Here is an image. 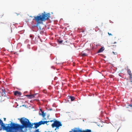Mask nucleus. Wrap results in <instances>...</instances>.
I'll return each instance as SVG.
<instances>
[{
  "label": "nucleus",
  "instance_id": "obj_8",
  "mask_svg": "<svg viewBox=\"0 0 132 132\" xmlns=\"http://www.w3.org/2000/svg\"><path fill=\"white\" fill-rule=\"evenodd\" d=\"M21 93L20 92H19L18 91H15L14 92V94L15 95H17L18 96H20L21 95Z\"/></svg>",
  "mask_w": 132,
  "mask_h": 132
},
{
  "label": "nucleus",
  "instance_id": "obj_6",
  "mask_svg": "<svg viewBox=\"0 0 132 132\" xmlns=\"http://www.w3.org/2000/svg\"><path fill=\"white\" fill-rule=\"evenodd\" d=\"M0 92L1 93V94L2 96H3V95L5 94V90L4 89H3V88L1 89H0Z\"/></svg>",
  "mask_w": 132,
  "mask_h": 132
},
{
  "label": "nucleus",
  "instance_id": "obj_23",
  "mask_svg": "<svg viewBox=\"0 0 132 132\" xmlns=\"http://www.w3.org/2000/svg\"><path fill=\"white\" fill-rule=\"evenodd\" d=\"M4 121H5L6 119V118H4Z\"/></svg>",
  "mask_w": 132,
  "mask_h": 132
},
{
  "label": "nucleus",
  "instance_id": "obj_3",
  "mask_svg": "<svg viewBox=\"0 0 132 132\" xmlns=\"http://www.w3.org/2000/svg\"><path fill=\"white\" fill-rule=\"evenodd\" d=\"M29 120L24 118H22L20 119V121L23 125L22 126L26 128L28 127V123L29 122Z\"/></svg>",
  "mask_w": 132,
  "mask_h": 132
},
{
  "label": "nucleus",
  "instance_id": "obj_19",
  "mask_svg": "<svg viewBox=\"0 0 132 132\" xmlns=\"http://www.w3.org/2000/svg\"><path fill=\"white\" fill-rule=\"evenodd\" d=\"M63 42L62 40H59L58 41V42L59 43V44Z\"/></svg>",
  "mask_w": 132,
  "mask_h": 132
},
{
  "label": "nucleus",
  "instance_id": "obj_24",
  "mask_svg": "<svg viewBox=\"0 0 132 132\" xmlns=\"http://www.w3.org/2000/svg\"><path fill=\"white\" fill-rule=\"evenodd\" d=\"M53 120H51L50 121V122H53Z\"/></svg>",
  "mask_w": 132,
  "mask_h": 132
},
{
  "label": "nucleus",
  "instance_id": "obj_5",
  "mask_svg": "<svg viewBox=\"0 0 132 132\" xmlns=\"http://www.w3.org/2000/svg\"><path fill=\"white\" fill-rule=\"evenodd\" d=\"M76 129H74L73 130V132H91V130L89 129H87L86 131H82L81 130L78 129L76 128Z\"/></svg>",
  "mask_w": 132,
  "mask_h": 132
},
{
  "label": "nucleus",
  "instance_id": "obj_22",
  "mask_svg": "<svg viewBox=\"0 0 132 132\" xmlns=\"http://www.w3.org/2000/svg\"><path fill=\"white\" fill-rule=\"evenodd\" d=\"M129 106H130V107H132V104H130L129 105Z\"/></svg>",
  "mask_w": 132,
  "mask_h": 132
},
{
  "label": "nucleus",
  "instance_id": "obj_4",
  "mask_svg": "<svg viewBox=\"0 0 132 132\" xmlns=\"http://www.w3.org/2000/svg\"><path fill=\"white\" fill-rule=\"evenodd\" d=\"M62 125L61 122L57 120L54 121V123L52 125V126L53 127H56V128H57L60 126H62Z\"/></svg>",
  "mask_w": 132,
  "mask_h": 132
},
{
  "label": "nucleus",
  "instance_id": "obj_10",
  "mask_svg": "<svg viewBox=\"0 0 132 132\" xmlns=\"http://www.w3.org/2000/svg\"><path fill=\"white\" fill-rule=\"evenodd\" d=\"M127 73L130 76H132V73H131V71L129 69H127Z\"/></svg>",
  "mask_w": 132,
  "mask_h": 132
},
{
  "label": "nucleus",
  "instance_id": "obj_26",
  "mask_svg": "<svg viewBox=\"0 0 132 132\" xmlns=\"http://www.w3.org/2000/svg\"><path fill=\"white\" fill-rule=\"evenodd\" d=\"M40 111H41V112H42V110L41 109H40Z\"/></svg>",
  "mask_w": 132,
  "mask_h": 132
},
{
  "label": "nucleus",
  "instance_id": "obj_25",
  "mask_svg": "<svg viewBox=\"0 0 132 132\" xmlns=\"http://www.w3.org/2000/svg\"><path fill=\"white\" fill-rule=\"evenodd\" d=\"M116 42H114V43H113V44H116Z\"/></svg>",
  "mask_w": 132,
  "mask_h": 132
},
{
  "label": "nucleus",
  "instance_id": "obj_14",
  "mask_svg": "<svg viewBox=\"0 0 132 132\" xmlns=\"http://www.w3.org/2000/svg\"><path fill=\"white\" fill-rule=\"evenodd\" d=\"M39 122L40 125L42 124H44V121H40Z\"/></svg>",
  "mask_w": 132,
  "mask_h": 132
},
{
  "label": "nucleus",
  "instance_id": "obj_2",
  "mask_svg": "<svg viewBox=\"0 0 132 132\" xmlns=\"http://www.w3.org/2000/svg\"><path fill=\"white\" fill-rule=\"evenodd\" d=\"M39 15L33 16L34 18L33 20L37 22L36 25L33 26L34 27L36 26L37 27L38 25L41 23L43 21L48 20L50 16V13H47L44 12L41 15L39 14Z\"/></svg>",
  "mask_w": 132,
  "mask_h": 132
},
{
  "label": "nucleus",
  "instance_id": "obj_18",
  "mask_svg": "<svg viewBox=\"0 0 132 132\" xmlns=\"http://www.w3.org/2000/svg\"><path fill=\"white\" fill-rule=\"evenodd\" d=\"M44 121V123L45 124V123H47V122H50V121Z\"/></svg>",
  "mask_w": 132,
  "mask_h": 132
},
{
  "label": "nucleus",
  "instance_id": "obj_16",
  "mask_svg": "<svg viewBox=\"0 0 132 132\" xmlns=\"http://www.w3.org/2000/svg\"><path fill=\"white\" fill-rule=\"evenodd\" d=\"M87 54L86 53H83L82 54V56H87Z\"/></svg>",
  "mask_w": 132,
  "mask_h": 132
},
{
  "label": "nucleus",
  "instance_id": "obj_13",
  "mask_svg": "<svg viewBox=\"0 0 132 132\" xmlns=\"http://www.w3.org/2000/svg\"><path fill=\"white\" fill-rule=\"evenodd\" d=\"M42 114L41 115L43 117H44L46 115L45 114L44 112V111H42Z\"/></svg>",
  "mask_w": 132,
  "mask_h": 132
},
{
  "label": "nucleus",
  "instance_id": "obj_27",
  "mask_svg": "<svg viewBox=\"0 0 132 132\" xmlns=\"http://www.w3.org/2000/svg\"><path fill=\"white\" fill-rule=\"evenodd\" d=\"M64 85V84L63 83H62V85Z\"/></svg>",
  "mask_w": 132,
  "mask_h": 132
},
{
  "label": "nucleus",
  "instance_id": "obj_20",
  "mask_svg": "<svg viewBox=\"0 0 132 132\" xmlns=\"http://www.w3.org/2000/svg\"><path fill=\"white\" fill-rule=\"evenodd\" d=\"M112 53L114 55H117V53L116 52H113Z\"/></svg>",
  "mask_w": 132,
  "mask_h": 132
},
{
  "label": "nucleus",
  "instance_id": "obj_21",
  "mask_svg": "<svg viewBox=\"0 0 132 132\" xmlns=\"http://www.w3.org/2000/svg\"><path fill=\"white\" fill-rule=\"evenodd\" d=\"M108 34L109 35V36H110V35H111V36H112V35L111 33H110L109 32H108Z\"/></svg>",
  "mask_w": 132,
  "mask_h": 132
},
{
  "label": "nucleus",
  "instance_id": "obj_17",
  "mask_svg": "<svg viewBox=\"0 0 132 132\" xmlns=\"http://www.w3.org/2000/svg\"><path fill=\"white\" fill-rule=\"evenodd\" d=\"M27 96L31 97L30 98H31L32 97H33L34 96L33 95H28Z\"/></svg>",
  "mask_w": 132,
  "mask_h": 132
},
{
  "label": "nucleus",
  "instance_id": "obj_7",
  "mask_svg": "<svg viewBox=\"0 0 132 132\" xmlns=\"http://www.w3.org/2000/svg\"><path fill=\"white\" fill-rule=\"evenodd\" d=\"M35 125V127L36 128L39 127L40 125L39 122L34 123V124Z\"/></svg>",
  "mask_w": 132,
  "mask_h": 132
},
{
  "label": "nucleus",
  "instance_id": "obj_12",
  "mask_svg": "<svg viewBox=\"0 0 132 132\" xmlns=\"http://www.w3.org/2000/svg\"><path fill=\"white\" fill-rule=\"evenodd\" d=\"M69 97L71 101H73L75 99V98L74 96H69Z\"/></svg>",
  "mask_w": 132,
  "mask_h": 132
},
{
  "label": "nucleus",
  "instance_id": "obj_15",
  "mask_svg": "<svg viewBox=\"0 0 132 132\" xmlns=\"http://www.w3.org/2000/svg\"><path fill=\"white\" fill-rule=\"evenodd\" d=\"M132 76H130V81L131 82H132Z\"/></svg>",
  "mask_w": 132,
  "mask_h": 132
},
{
  "label": "nucleus",
  "instance_id": "obj_9",
  "mask_svg": "<svg viewBox=\"0 0 132 132\" xmlns=\"http://www.w3.org/2000/svg\"><path fill=\"white\" fill-rule=\"evenodd\" d=\"M104 50V48L103 47H101L98 51L97 53H100L103 51Z\"/></svg>",
  "mask_w": 132,
  "mask_h": 132
},
{
  "label": "nucleus",
  "instance_id": "obj_1",
  "mask_svg": "<svg viewBox=\"0 0 132 132\" xmlns=\"http://www.w3.org/2000/svg\"><path fill=\"white\" fill-rule=\"evenodd\" d=\"M11 124H12V126H5L2 121L0 119V125L3 129L5 130L7 132H12L13 130H18L21 129L23 128L22 126L18 124L11 123Z\"/></svg>",
  "mask_w": 132,
  "mask_h": 132
},
{
  "label": "nucleus",
  "instance_id": "obj_28",
  "mask_svg": "<svg viewBox=\"0 0 132 132\" xmlns=\"http://www.w3.org/2000/svg\"><path fill=\"white\" fill-rule=\"evenodd\" d=\"M69 132H72V131H70Z\"/></svg>",
  "mask_w": 132,
  "mask_h": 132
},
{
  "label": "nucleus",
  "instance_id": "obj_11",
  "mask_svg": "<svg viewBox=\"0 0 132 132\" xmlns=\"http://www.w3.org/2000/svg\"><path fill=\"white\" fill-rule=\"evenodd\" d=\"M33 123H31V122H30L29 121V122L28 123V127H29L32 128V127L33 125Z\"/></svg>",
  "mask_w": 132,
  "mask_h": 132
}]
</instances>
